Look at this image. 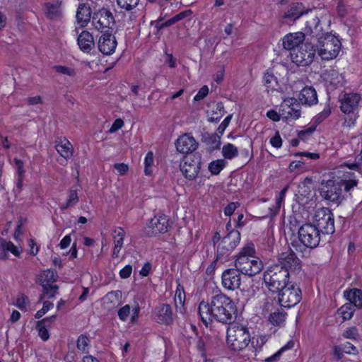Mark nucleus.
<instances>
[{
    "instance_id": "f257e3e1",
    "label": "nucleus",
    "mask_w": 362,
    "mask_h": 362,
    "mask_svg": "<svg viewBox=\"0 0 362 362\" xmlns=\"http://www.w3.org/2000/svg\"><path fill=\"white\" fill-rule=\"evenodd\" d=\"M235 310L233 301L223 293L213 296L209 302L201 301L198 306L199 315L206 326L214 320L231 324L235 320Z\"/></svg>"
},
{
    "instance_id": "f03ea898",
    "label": "nucleus",
    "mask_w": 362,
    "mask_h": 362,
    "mask_svg": "<svg viewBox=\"0 0 362 362\" xmlns=\"http://www.w3.org/2000/svg\"><path fill=\"white\" fill-rule=\"evenodd\" d=\"M255 254L254 244L251 242L246 244L236 255L235 269L240 273L250 276L259 274L263 268V263Z\"/></svg>"
},
{
    "instance_id": "7ed1b4c3",
    "label": "nucleus",
    "mask_w": 362,
    "mask_h": 362,
    "mask_svg": "<svg viewBox=\"0 0 362 362\" xmlns=\"http://www.w3.org/2000/svg\"><path fill=\"white\" fill-rule=\"evenodd\" d=\"M298 235L299 243H292L296 251L303 252L307 249H314L319 245L320 233L315 224L308 223L302 225L298 228Z\"/></svg>"
},
{
    "instance_id": "20e7f679",
    "label": "nucleus",
    "mask_w": 362,
    "mask_h": 362,
    "mask_svg": "<svg viewBox=\"0 0 362 362\" xmlns=\"http://www.w3.org/2000/svg\"><path fill=\"white\" fill-rule=\"evenodd\" d=\"M263 279L269 290L275 293L289 283V274L282 266L273 264L264 272Z\"/></svg>"
},
{
    "instance_id": "39448f33",
    "label": "nucleus",
    "mask_w": 362,
    "mask_h": 362,
    "mask_svg": "<svg viewBox=\"0 0 362 362\" xmlns=\"http://www.w3.org/2000/svg\"><path fill=\"white\" fill-rule=\"evenodd\" d=\"M250 341V334L246 327L235 324L228 328L226 341L232 350L241 351L248 346Z\"/></svg>"
},
{
    "instance_id": "423d86ee",
    "label": "nucleus",
    "mask_w": 362,
    "mask_h": 362,
    "mask_svg": "<svg viewBox=\"0 0 362 362\" xmlns=\"http://www.w3.org/2000/svg\"><path fill=\"white\" fill-rule=\"evenodd\" d=\"M240 241V233L237 230H230L216 245V261H220L221 263L228 261Z\"/></svg>"
},
{
    "instance_id": "0eeeda50",
    "label": "nucleus",
    "mask_w": 362,
    "mask_h": 362,
    "mask_svg": "<svg viewBox=\"0 0 362 362\" xmlns=\"http://www.w3.org/2000/svg\"><path fill=\"white\" fill-rule=\"evenodd\" d=\"M341 42L337 37L326 33L318 40V54L323 60H331L337 57L341 49Z\"/></svg>"
},
{
    "instance_id": "6e6552de",
    "label": "nucleus",
    "mask_w": 362,
    "mask_h": 362,
    "mask_svg": "<svg viewBox=\"0 0 362 362\" xmlns=\"http://www.w3.org/2000/svg\"><path fill=\"white\" fill-rule=\"evenodd\" d=\"M278 301L281 306L291 308L298 304L301 300V290L294 284L288 283L277 291Z\"/></svg>"
},
{
    "instance_id": "1a4fd4ad",
    "label": "nucleus",
    "mask_w": 362,
    "mask_h": 362,
    "mask_svg": "<svg viewBox=\"0 0 362 362\" xmlns=\"http://www.w3.org/2000/svg\"><path fill=\"white\" fill-rule=\"evenodd\" d=\"M315 221L319 232L322 234H333L335 231L334 214L326 207L318 209L315 214Z\"/></svg>"
},
{
    "instance_id": "9d476101",
    "label": "nucleus",
    "mask_w": 362,
    "mask_h": 362,
    "mask_svg": "<svg viewBox=\"0 0 362 362\" xmlns=\"http://www.w3.org/2000/svg\"><path fill=\"white\" fill-rule=\"evenodd\" d=\"M319 191L321 197L329 202L338 204L343 199L341 185L338 182V180H323Z\"/></svg>"
},
{
    "instance_id": "9b49d317",
    "label": "nucleus",
    "mask_w": 362,
    "mask_h": 362,
    "mask_svg": "<svg viewBox=\"0 0 362 362\" xmlns=\"http://www.w3.org/2000/svg\"><path fill=\"white\" fill-rule=\"evenodd\" d=\"M315 49L312 42L306 41L291 54L292 61L298 66H309L314 59Z\"/></svg>"
},
{
    "instance_id": "f8f14e48",
    "label": "nucleus",
    "mask_w": 362,
    "mask_h": 362,
    "mask_svg": "<svg viewBox=\"0 0 362 362\" xmlns=\"http://www.w3.org/2000/svg\"><path fill=\"white\" fill-rule=\"evenodd\" d=\"M202 156L198 153L189 154L185 157L183 163L180 165V170L184 176L189 180L195 179L201 168Z\"/></svg>"
},
{
    "instance_id": "ddd939ff",
    "label": "nucleus",
    "mask_w": 362,
    "mask_h": 362,
    "mask_svg": "<svg viewBox=\"0 0 362 362\" xmlns=\"http://www.w3.org/2000/svg\"><path fill=\"white\" fill-rule=\"evenodd\" d=\"M169 219L165 214L155 216L147 223L145 234L149 237L165 233L168 230Z\"/></svg>"
},
{
    "instance_id": "4468645a",
    "label": "nucleus",
    "mask_w": 362,
    "mask_h": 362,
    "mask_svg": "<svg viewBox=\"0 0 362 362\" xmlns=\"http://www.w3.org/2000/svg\"><path fill=\"white\" fill-rule=\"evenodd\" d=\"M92 22L95 28L103 32V29L112 28L115 25V18L112 13L107 8H103L93 13Z\"/></svg>"
},
{
    "instance_id": "2eb2a0df",
    "label": "nucleus",
    "mask_w": 362,
    "mask_h": 362,
    "mask_svg": "<svg viewBox=\"0 0 362 362\" xmlns=\"http://www.w3.org/2000/svg\"><path fill=\"white\" fill-rule=\"evenodd\" d=\"M241 284L240 273L237 269H227L221 275V284L227 290L234 291Z\"/></svg>"
},
{
    "instance_id": "dca6fc26",
    "label": "nucleus",
    "mask_w": 362,
    "mask_h": 362,
    "mask_svg": "<svg viewBox=\"0 0 362 362\" xmlns=\"http://www.w3.org/2000/svg\"><path fill=\"white\" fill-rule=\"evenodd\" d=\"M117 42L115 37L109 32L105 31L99 37L98 47L103 54L110 55L115 52Z\"/></svg>"
},
{
    "instance_id": "f3484780",
    "label": "nucleus",
    "mask_w": 362,
    "mask_h": 362,
    "mask_svg": "<svg viewBox=\"0 0 362 362\" xmlns=\"http://www.w3.org/2000/svg\"><path fill=\"white\" fill-rule=\"evenodd\" d=\"M274 264L282 266L288 272L300 269V260L292 250L281 253Z\"/></svg>"
},
{
    "instance_id": "a211bd4d",
    "label": "nucleus",
    "mask_w": 362,
    "mask_h": 362,
    "mask_svg": "<svg viewBox=\"0 0 362 362\" xmlns=\"http://www.w3.org/2000/svg\"><path fill=\"white\" fill-rule=\"evenodd\" d=\"M361 96L357 93H344L340 97V109L345 114L354 112L358 108Z\"/></svg>"
},
{
    "instance_id": "6ab92c4d",
    "label": "nucleus",
    "mask_w": 362,
    "mask_h": 362,
    "mask_svg": "<svg viewBox=\"0 0 362 362\" xmlns=\"http://www.w3.org/2000/svg\"><path fill=\"white\" fill-rule=\"evenodd\" d=\"M177 150L182 153H192L198 147V142L189 134L180 136L175 142Z\"/></svg>"
},
{
    "instance_id": "aec40b11",
    "label": "nucleus",
    "mask_w": 362,
    "mask_h": 362,
    "mask_svg": "<svg viewBox=\"0 0 362 362\" xmlns=\"http://www.w3.org/2000/svg\"><path fill=\"white\" fill-rule=\"evenodd\" d=\"M155 320L158 323L170 325L173 322V311L170 305L162 304L157 306L153 312Z\"/></svg>"
},
{
    "instance_id": "412c9836",
    "label": "nucleus",
    "mask_w": 362,
    "mask_h": 362,
    "mask_svg": "<svg viewBox=\"0 0 362 362\" xmlns=\"http://www.w3.org/2000/svg\"><path fill=\"white\" fill-rule=\"evenodd\" d=\"M305 40V34L302 32L289 33L283 38V47L288 50L294 51L298 48Z\"/></svg>"
},
{
    "instance_id": "4be33fe9",
    "label": "nucleus",
    "mask_w": 362,
    "mask_h": 362,
    "mask_svg": "<svg viewBox=\"0 0 362 362\" xmlns=\"http://www.w3.org/2000/svg\"><path fill=\"white\" fill-rule=\"evenodd\" d=\"M307 12L308 10L302 3L294 2L287 8L286 11L283 15V18L294 21Z\"/></svg>"
},
{
    "instance_id": "5701e85b",
    "label": "nucleus",
    "mask_w": 362,
    "mask_h": 362,
    "mask_svg": "<svg viewBox=\"0 0 362 362\" xmlns=\"http://www.w3.org/2000/svg\"><path fill=\"white\" fill-rule=\"evenodd\" d=\"M77 42L80 49L84 53H90L95 47L93 36L87 30H83L79 34Z\"/></svg>"
},
{
    "instance_id": "b1692460",
    "label": "nucleus",
    "mask_w": 362,
    "mask_h": 362,
    "mask_svg": "<svg viewBox=\"0 0 362 362\" xmlns=\"http://www.w3.org/2000/svg\"><path fill=\"white\" fill-rule=\"evenodd\" d=\"M300 102L308 106L315 105L318 102L315 89L312 86H305L300 92L298 95Z\"/></svg>"
},
{
    "instance_id": "393cba45",
    "label": "nucleus",
    "mask_w": 362,
    "mask_h": 362,
    "mask_svg": "<svg viewBox=\"0 0 362 362\" xmlns=\"http://www.w3.org/2000/svg\"><path fill=\"white\" fill-rule=\"evenodd\" d=\"M322 31V27L320 25V20L317 16H313L305 23V26L303 33L305 35H310L312 37H317Z\"/></svg>"
},
{
    "instance_id": "a878e982",
    "label": "nucleus",
    "mask_w": 362,
    "mask_h": 362,
    "mask_svg": "<svg viewBox=\"0 0 362 362\" xmlns=\"http://www.w3.org/2000/svg\"><path fill=\"white\" fill-rule=\"evenodd\" d=\"M21 250L15 246L12 242L7 241L0 237V259H5L8 257V252H11L15 256H19Z\"/></svg>"
},
{
    "instance_id": "bb28decb",
    "label": "nucleus",
    "mask_w": 362,
    "mask_h": 362,
    "mask_svg": "<svg viewBox=\"0 0 362 362\" xmlns=\"http://www.w3.org/2000/svg\"><path fill=\"white\" fill-rule=\"evenodd\" d=\"M45 13L46 17L50 20L57 21L62 18L61 3L56 1L54 3L45 4Z\"/></svg>"
},
{
    "instance_id": "cd10ccee",
    "label": "nucleus",
    "mask_w": 362,
    "mask_h": 362,
    "mask_svg": "<svg viewBox=\"0 0 362 362\" xmlns=\"http://www.w3.org/2000/svg\"><path fill=\"white\" fill-rule=\"evenodd\" d=\"M287 106L288 111H286L287 119H297L300 117V107L297 100L294 98H288L284 101L282 107Z\"/></svg>"
},
{
    "instance_id": "c85d7f7f",
    "label": "nucleus",
    "mask_w": 362,
    "mask_h": 362,
    "mask_svg": "<svg viewBox=\"0 0 362 362\" xmlns=\"http://www.w3.org/2000/svg\"><path fill=\"white\" fill-rule=\"evenodd\" d=\"M208 121L211 123H217L225 115L226 111L222 102L214 104L212 109L207 111Z\"/></svg>"
},
{
    "instance_id": "c756f323",
    "label": "nucleus",
    "mask_w": 362,
    "mask_h": 362,
    "mask_svg": "<svg viewBox=\"0 0 362 362\" xmlns=\"http://www.w3.org/2000/svg\"><path fill=\"white\" fill-rule=\"evenodd\" d=\"M90 8L85 4H80L76 15L78 23L82 27L86 26L90 21Z\"/></svg>"
},
{
    "instance_id": "7c9ffc66",
    "label": "nucleus",
    "mask_w": 362,
    "mask_h": 362,
    "mask_svg": "<svg viewBox=\"0 0 362 362\" xmlns=\"http://www.w3.org/2000/svg\"><path fill=\"white\" fill-rule=\"evenodd\" d=\"M344 296L354 307L362 308V291L358 288L351 289L344 292Z\"/></svg>"
},
{
    "instance_id": "2f4dec72",
    "label": "nucleus",
    "mask_w": 362,
    "mask_h": 362,
    "mask_svg": "<svg viewBox=\"0 0 362 362\" xmlns=\"http://www.w3.org/2000/svg\"><path fill=\"white\" fill-rule=\"evenodd\" d=\"M57 152L65 159L71 158L73 155L72 145L66 139H60L55 146Z\"/></svg>"
},
{
    "instance_id": "473e14b6",
    "label": "nucleus",
    "mask_w": 362,
    "mask_h": 362,
    "mask_svg": "<svg viewBox=\"0 0 362 362\" xmlns=\"http://www.w3.org/2000/svg\"><path fill=\"white\" fill-rule=\"evenodd\" d=\"M43 288V293L41 294L39 298V302H42L45 298H52L55 296L59 287L57 285L49 284L48 282L45 283V281L42 283Z\"/></svg>"
},
{
    "instance_id": "72a5a7b5",
    "label": "nucleus",
    "mask_w": 362,
    "mask_h": 362,
    "mask_svg": "<svg viewBox=\"0 0 362 362\" xmlns=\"http://www.w3.org/2000/svg\"><path fill=\"white\" fill-rule=\"evenodd\" d=\"M286 315V313H285L282 309H277L270 313L268 320L274 326L281 327L284 325Z\"/></svg>"
},
{
    "instance_id": "f704fd0d",
    "label": "nucleus",
    "mask_w": 362,
    "mask_h": 362,
    "mask_svg": "<svg viewBox=\"0 0 362 362\" xmlns=\"http://www.w3.org/2000/svg\"><path fill=\"white\" fill-rule=\"evenodd\" d=\"M354 313V308L351 303H345L337 310V313L344 321L350 320L353 317Z\"/></svg>"
},
{
    "instance_id": "c9c22d12",
    "label": "nucleus",
    "mask_w": 362,
    "mask_h": 362,
    "mask_svg": "<svg viewBox=\"0 0 362 362\" xmlns=\"http://www.w3.org/2000/svg\"><path fill=\"white\" fill-rule=\"evenodd\" d=\"M120 296L121 292L119 291L109 292L103 298L104 303L107 305H112V306L108 307V309H111L118 303V299Z\"/></svg>"
},
{
    "instance_id": "e433bc0d",
    "label": "nucleus",
    "mask_w": 362,
    "mask_h": 362,
    "mask_svg": "<svg viewBox=\"0 0 362 362\" xmlns=\"http://www.w3.org/2000/svg\"><path fill=\"white\" fill-rule=\"evenodd\" d=\"M185 299V294L184 291L177 288L175 295V303L177 310L180 313H184L185 310L184 308Z\"/></svg>"
},
{
    "instance_id": "4c0bfd02",
    "label": "nucleus",
    "mask_w": 362,
    "mask_h": 362,
    "mask_svg": "<svg viewBox=\"0 0 362 362\" xmlns=\"http://www.w3.org/2000/svg\"><path fill=\"white\" fill-rule=\"evenodd\" d=\"M226 162L223 159H218L209 164V170L212 175H218L226 166Z\"/></svg>"
},
{
    "instance_id": "58836bf2",
    "label": "nucleus",
    "mask_w": 362,
    "mask_h": 362,
    "mask_svg": "<svg viewBox=\"0 0 362 362\" xmlns=\"http://www.w3.org/2000/svg\"><path fill=\"white\" fill-rule=\"evenodd\" d=\"M222 154L225 158L230 160L238 156V150L234 145L227 144L223 146Z\"/></svg>"
},
{
    "instance_id": "ea45409f",
    "label": "nucleus",
    "mask_w": 362,
    "mask_h": 362,
    "mask_svg": "<svg viewBox=\"0 0 362 362\" xmlns=\"http://www.w3.org/2000/svg\"><path fill=\"white\" fill-rule=\"evenodd\" d=\"M153 162V153L149 151L146 153L144 159V173L146 175H151L152 174Z\"/></svg>"
},
{
    "instance_id": "a19ab883",
    "label": "nucleus",
    "mask_w": 362,
    "mask_h": 362,
    "mask_svg": "<svg viewBox=\"0 0 362 362\" xmlns=\"http://www.w3.org/2000/svg\"><path fill=\"white\" fill-rule=\"evenodd\" d=\"M113 233L114 245L122 247L125 236V231L122 228L117 227L114 229Z\"/></svg>"
},
{
    "instance_id": "79ce46f5",
    "label": "nucleus",
    "mask_w": 362,
    "mask_h": 362,
    "mask_svg": "<svg viewBox=\"0 0 362 362\" xmlns=\"http://www.w3.org/2000/svg\"><path fill=\"white\" fill-rule=\"evenodd\" d=\"M139 0H117V5L122 9L131 11L136 7Z\"/></svg>"
},
{
    "instance_id": "37998d69",
    "label": "nucleus",
    "mask_w": 362,
    "mask_h": 362,
    "mask_svg": "<svg viewBox=\"0 0 362 362\" xmlns=\"http://www.w3.org/2000/svg\"><path fill=\"white\" fill-rule=\"evenodd\" d=\"M331 114V107L329 105H326L322 112L317 115L315 117V124L317 126L324 121Z\"/></svg>"
},
{
    "instance_id": "c03bdc74",
    "label": "nucleus",
    "mask_w": 362,
    "mask_h": 362,
    "mask_svg": "<svg viewBox=\"0 0 362 362\" xmlns=\"http://www.w3.org/2000/svg\"><path fill=\"white\" fill-rule=\"evenodd\" d=\"M53 69L59 74L69 76H74L76 74L74 69L66 66L56 65L53 66Z\"/></svg>"
},
{
    "instance_id": "a18cd8bd",
    "label": "nucleus",
    "mask_w": 362,
    "mask_h": 362,
    "mask_svg": "<svg viewBox=\"0 0 362 362\" xmlns=\"http://www.w3.org/2000/svg\"><path fill=\"white\" fill-rule=\"evenodd\" d=\"M267 341V337L266 335H261L257 337H253L251 339V344L257 351L258 349H261L263 345Z\"/></svg>"
},
{
    "instance_id": "49530a36",
    "label": "nucleus",
    "mask_w": 362,
    "mask_h": 362,
    "mask_svg": "<svg viewBox=\"0 0 362 362\" xmlns=\"http://www.w3.org/2000/svg\"><path fill=\"white\" fill-rule=\"evenodd\" d=\"M89 341H90L86 335L81 334L77 340V349L83 353L86 352V348L88 346Z\"/></svg>"
},
{
    "instance_id": "de8ad7c7",
    "label": "nucleus",
    "mask_w": 362,
    "mask_h": 362,
    "mask_svg": "<svg viewBox=\"0 0 362 362\" xmlns=\"http://www.w3.org/2000/svg\"><path fill=\"white\" fill-rule=\"evenodd\" d=\"M66 202L72 206H74L78 203L79 197L78 195V189H69Z\"/></svg>"
},
{
    "instance_id": "09e8293b",
    "label": "nucleus",
    "mask_w": 362,
    "mask_h": 362,
    "mask_svg": "<svg viewBox=\"0 0 362 362\" xmlns=\"http://www.w3.org/2000/svg\"><path fill=\"white\" fill-rule=\"evenodd\" d=\"M54 304L48 300H45L43 302V307L42 309L39 310L35 315V317L36 319H40L44 315H45L50 309L53 308Z\"/></svg>"
},
{
    "instance_id": "8fccbe9b",
    "label": "nucleus",
    "mask_w": 362,
    "mask_h": 362,
    "mask_svg": "<svg viewBox=\"0 0 362 362\" xmlns=\"http://www.w3.org/2000/svg\"><path fill=\"white\" fill-rule=\"evenodd\" d=\"M338 182L341 185V189L344 188V191L349 192L351 189L357 185V181L355 180H338Z\"/></svg>"
},
{
    "instance_id": "3c124183",
    "label": "nucleus",
    "mask_w": 362,
    "mask_h": 362,
    "mask_svg": "<svg viewBox=\"0 0 362 362\" xmlns=\"http://www.w3.org/2000/svg\"><path fill=\"white\" fill-rule=\"evenodd\" d=\"M56 280L54 272L52 270L47 269L44 271L42 274L40 276V284H42V281H45V283L48 282L50 284L51 281H54Z\"/></svg>"
},
{
    "instance_id": "603ef678",
    "label": "nucleus",
    "mask_w": 362,
    "mask_h": 362,
    "mask_svg": "<svg viewBox=\"0 0 362 362\" xmlns=\"http://www.w3.org/2000/svg\"><path fill=\"white\" fill-rule=\"evenodd\" d=\"M359 336L358 329L355 327L347 328L343 333V337L346 339H357Z\"/></svg>"
},
{
    "instance_id": "864d4df0",
    "label": "nucleus",
    "mask_w": 362,
    "mask_h": 362,
    "mask_svg": "<svg viewBox=\"0 0 362 362\" xmlns=\"http://www.w3.org/2000/svg\"><path fill=\"white\" fill-rule=\"evenodd\" d=\"M131 313V307L129 305H125L122 307L117 312L119 318L123 321H127Z\"/></svg>"
},
{
    "instance_id": "5fc2aeb1",
    "label": "nucleus",
    "mask_w": 362,
    "mask_h": 362,
    "mask_svg": "<svg viewBox=\"0 0 362 362\" xmlns=\"http://www.w3.org/2000/svg\"><path fill=\"white\" fill-rule=\"evenodd\" d=\"M46 327L43 324L40 325L39 322H37L36 329L38 331L39 336L43 341H47L49 338V332Z\"/></svg>"
},
{
    "instance_id": "6e6d98bb",
    "label": "nucleus",
    "mask_w": 362,
    "mask_h": 362,
    "mask_svg": "<svg viewBox=\"0 0 362 362\" xmlns=\"http://www.w3.org/2000/svg\"><path fill=\"white\" fill-rule=\"evenodd\" d=\"M207 142L213 145V148H218L221 145V136L216 133L209 134Z\"/></svg>"
},
{
    "instance_id": "4d7b16f0",
    "label": "nucleus",
    "mask_w": 362,
    "mask_h": 362,
    "mask_svg": "<svg viewBox=\"0 0 362 362\" xmlns=\"http://www.w3.org/2000/svg\"><path fill=\"white\" fill-rule=\"evenodd\" d=\"M315 129L316 125H313L305 130L300 131L298 134V136L300 139H305L307 136H310L315 132Z\"/></svg>"
},
{
    "instance_id": "13d9d810",
    "label": "nucleus",
    "mask_w": 362,
    "mask_h": 362,
    "mask_svg": "<svg viewBox=\"0 0 362 362\" xmlns=\"http://www.w3.org/2000/svg\"><path fill=\"white\" fill-rule=\"evenodd\" d=\"M209 93V88L207 86H202L197 95L194 96V100L195 101H199L204 99Z\"/></svg>"
},
{
    "instance_id": "bf43d9fd",
    "label": "nucleus",
    "mask_w": 362,
    "mask_h": 362,
    "mask_svg": "<svg viewBox=\"0 0 362 362\" xmlns=\"http://www.w3.org/2000/svg\"><path fill=\"white\" fill-rule=\"evenodd\" d=\"M270 144L275 148H279L282 145V139L280 136L279 132H276L275 135L271 138Z\"/></svg>"
},
{
    "instance_id": "052dcab7",
    "label": "nucleus",
    "mask_w": 362,
    "mask_h": 362,
    "mask_svg": "<svg viewBox=\"0 0 362 362\" xmlns=\"http://www.w3.org/2000/svg\"><path fill=\"white\" fill-rule=\"evenodd\" d=\"M263 80L268 88H274L273 86V83L276 82V78L273 74L269 73L265 74Z\"/></svg>"
},
{
    "instance_id": "680f3d73",
    "label": "nucleus",
    "mask_w": 362,
    "mask_h": 362,
    "mask_svg": "<svg viewBox=\"0 0 362 362\" xmlns=\"http://www.w3.org/2000/svg\"><path fill=\"white\" fill-rule=\"evenodd\" d=\"M238 206H240V204L238 202H230V204H228L224 209L225 215L228 216H231L236 209Z\"/></svg>"
},
{
    "instance_id": "e2e57ef3",
    "label": "nucleus",
    "mask_w": 362,
    "mask_h": 362,
    "mask_svg": "<svg viewBox=\"0 0 362 362\" xmlns=\"http://www.w3.org/2000/svg\"><path fill=\"white\" fill-rule=\"evenodd\" d=\"M28 303V298L24 295L18 297L16 300V305L21 310H23L26 308Z\"/></svg>"
},
{
    "instance_id": "0e129e2a",
    "label": "nucleus",
    "mask_w": 362,
    "mask_h": 362,
    "mask_svg": "<svg viewBox=\"0 0 362 362\" xmlns=\"http://www.w3.org/2000/svg\"><path fill=\"white\" fill-rule=\"evenodd\" d=\"M132 272V267L129 264L126 265L119 272V276L122 279H127L130 276Z\"/></svg>"
},
{
    "instance_id": "69168bd1",
    "label": "nucleus",
    "mask_w": 362,
    "mask_h": 362,
    "mask_svg": "<svg viewBox=\"0 0 362 362\" xmlns=\"http://www.w3.org/2000/svg\"><path fill=\"white\" fill-rule=\"evenodd\" d=\"M343 349L344 353L348 354H356L358 353L356 347L350 342H346L344 344Z\"/></svg>"
},
{
    "instance_id": "338daca9",
    "label": "nucleus",
    "mask_w": 362,
    "mask_h": 362,
    "mask_svg": "<svg viewBox=\"0 0 362 362\" xmlns=\"http://www.w3.org/2000/svg\"><path fill=\"white\" fill-rule=\"evenodd\" d=\"M124 125V122L121 119H117L115 120L109 132L113 133L121 129Z\"/></svg>"
},
{
    "instance_id": "774afa93",
    "label": "nucleus",
    "mask_w": 362,
    "mask_h": 362,
    "mask_svg": "<svg viewBox=\"0 0 362 362\" xmlns=\"http://www.w3.org/2000/svg\"><path fill=\"white\" fill-rule=\"evenodd\" d=\"M288 186H286L285 187H284L281 191L279 192V196L277 197L276 198V205H277V207L278 208H280L281 206V204L283 202V200L284 199V197H285V195H286V193L288 191Z\"/></svg>"
}]
</instances>
